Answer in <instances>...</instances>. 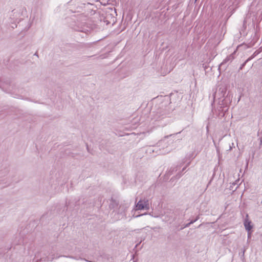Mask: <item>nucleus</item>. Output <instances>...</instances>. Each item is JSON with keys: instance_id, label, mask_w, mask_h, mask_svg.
Segmentation results:
<instances>
[{"instance_id": "obj_20", "label": "nucleus", "mask_w": 262, "mask_h": 262, "mask_svg": "<svg viewBox=\"0 0 262 262\" xmlns=\"http://www.w3.org/2000/svg\"><path fill=\"white\" fill-rule=\"evenodd\" d=\"M34 55H35V56H38L37 53V52H36V53L34 54Z\"/></svg>"}, {"instance_id": "obj_17", "label": "nucleus", "mask_w": 262, "mask_h": 262, "mask_svg": "<svg viewBox=\"0 0 262 262\" xmlns=\"http://www.w3.org/2000/svg\"><path fill=\"white\" fill-rule=\"evenodd\" d=\"M167 123V121H165V122H163V123L162 124V125H163V126L166 125Z\"/></svg>"}, {"instance_id": "obj_21", "label": "nucleus", "mask_w": 262, "mask_h": 262, "mask_svg": "<svg viewBox=\"0 0 262 262\" xmlns=\"http://www.w3.org/2000/svg\"><path fill=\"white\" fill-rule=\"evenodd\" d=\"M35 256H36V257H38V256H39V255H38V254L37 255H35Z\"/></svg>"}, {"instance_id": "obj_15", "label": "nucleus", "mask_w": 262, "mask_h": 262, "mask_svg": "<svg viewBox=\"0 0 262 262\" xmlns=\"http://www.w3.org/2000/svg\"><path fill=\"white\" fill-rule=\"evenodd\" d=\"M189 164H190V162H188L187 164V165L182 169V171H184L186 169V167L189 165Z\"/></svg>"}, {"instance_id": "obj_6", "label": "nucleus", "mask_w": 262, "mask_h": 262, "mask_svg": "<svg viewBox=\"0 0 262 262\" xmlns=\"http://www.w3.org/2000/svg\"><path fill=\"white\" fill-rule=\"evenodd\" d=\"M236 54V51H234L232 54H230L229 56H228L223 61V62L220 64L219 68H220L221 67H222L224 66L226 64H229L235 58V55Z\"/></svg>"}, {"instance_id": "obj_22", "label": "nucleus", "mask_w": 262, "mask_h": 262, "mask_svg": "<svg viewBox=\"0 0 262 262\" xmlns=\"http://www.w3.org/2000/svg\"><path fill=\"white\" fill-rule=\"evenodd\" d=\"M197 0H195V1H196Z\"/></svg>"}, {"instance_id": "obj_2", "label": "nucleus", "mask_w": 262, "mask_h": 262, "mask_svg": "<svg viewBox=\"0 0 262 262\" xmlns=\"http://www.w3.org/2000/svg\"><path fill=\"white\" fill-rule=\"evenodd\" d=\"M172 115V111L169 105L162 104L157 109L154 116L153 119L155 121L160 122L166 118L170 117Z\"/></svg>"}, {"instance_id": "obj_3", "label": "nucleus", "mask_w": 262, "mask_h": 262, "mask_svg": "<svg viewBox=\"0 0 262 262\" xmlns=\"http://www.w3.org/2000/svg\"><path fill=\"white\" fill-rule=\"evenodd\" d=\"M149 208V201L148 200H140L136 205L133 209L135 211L147 210Z\"/></svg>"}, {"instance_id": "obj_13", "label": "nucleus", "mask_w": 262, "mask_h": 262, "mask_svg": "<svg viewBox=\"0 0 262 262\" xmlns=\"http://www.w3.org/2000/svg\"><path fill=\"white\" fill-rule=\"evenodd\" d=\"M52 211H54V212H55V211H56V212H60V211H61V209H60V208H59V207H57L56 209H54V210H52Z\"/></svg>"}, {"instance_id": "obj_5", "label": "nucleus", "mask_w": 262, "mask_h": 262, "mask_svg": "<svg viewBox=\"0 0 262 262\" xmlns=\"http://www.w3.org/2000/svg\"><path fill=\"white\" fill-rule=\"evenodd\" d=\"M244 225L245 229L249 232L248 234L249 235V232L253 228V226L252 224L251 221L249 218L248 214H246V215L244 218Z\"/></svg>"}, {"instance_id": "obj_8", "label": "nucleus", "mask_w": 262, "mask_h": 262, "mask_svg": "<svg viewBox=\"0 0 262 262\" xmlns=\"http://www.w3.org/2000/svg\"><path fill=\"white\" fill-rule=\"evenodd\" d=\"M184 163V162L183 161L181 163H180V165H177L176 167H171L168 171V173H169V174H172L174 172L177 171L178 170V168L181 167Z\"/></svg>"}, {"instance_id": "obj_11", "label": "nucleus", "mask_w": 262, "mask_h": 262, "mask_svg": "<svg viewBox=\"0 0 262 262\" xmlns=\"http://www.w3.org/2000/svg\"><path fill=\"white\" fill-rule=\"evenodd\" d=\"M182 172H180L175 177L171 178L170 180L171 181L174 178L178 179L182 177Z\"/></svg>"}, {"instance_id": "obj_4", "label": "nucleus", "mask_w": 262, "mask_h": 262, "mask_svg": "<svg viewBox=\"0 0 262 262\" xmlns=\"http://www.w3.org/2000/svg\"><path fill=\"white\" fill-rule=\"evenodd\" d=\"M61 257H68V258H72V259H79V258H77L76 257H74V256H70V255H68V256H66V255H58L56 257L54 256V254H53L51 255V257L50 259V258L48 256H46L45 259V261H53L55 258H59ZM79 259H81V260H84L86 261H88V262H95L94 261H91V260H86V259L85 258H79Z\"/></svg>"}, {"instance_id": "obj_16", "label": "nucleus", "mask_w": 262, "mask_h": 262, "mask_svg": "<svg viewBox=\"0 0 262 262\" xmlns=\"http://www.w3.org/2000/svg\"><path fill=\"white\" fill-rule=\"evenodd\" d=\"M145 214H146L142 213V214H140L137 215H136V216H134V215H133V216H134V217H139V216H141V215H145Z\"/></svg>"}, {"instance_id": "obj_7", "label": "nucleus", "mask_w": 262, "mask_h": 262, "mask_svg": "<svg viewBox=\"0 0 262 262\" xmlns=\"http://www.w3.org/2000/svg\"><path fill=\"white\" fill-rule=\"evenodd\" d=\"M79 200L77 201H70L68 203V204H67V206L66 207H64L63 209L62 210V212L64 211H65V209L66 208V211H71V208L73 207L74 206V207H76L77 205H78L79 204Z\"/></svg>"}, {"instance_id": "obj_18", "label": "nucleus", "mask_w": 262, "mask_h": 262, "mask_svg": "<svg viewBox=\"0 0 262 262\" xmlns=\"http://www.w3.org/2000/svg\"><path fill=\"white\" fill-rule=\"evenodd\" d=\"M152 216L155 217H161V215H152Z\"/></svg>"}, {"instance_id": "obj_14", "label": "nucleus", "mask_w": 262, "mask_h": 262, "mask_svg": "<svg viewBox=\"0 0 262 262\" xmlns=\"http://www.w3.org/2000/svg\"><path fill=\"white\" fill-rule=\"evenodd\" d=\"M173 237V235H169V236H168L167 238L168 240L171 241Z\"/></svg>"}, {"instance_id": "obj_19", "label": "nucleus", "mask_w": 262, "mask_h": 262, "mask_svg": "<svg viewBox=\"0 0 262 262\" xmlns=\"http://www.w3.org/2000/svg\"><path fill=\"white\" fill-rule=\"evenodd\" d=\"M41 259H42V258H40V259L39 260H37L36 261V262H40V261L41 260Z\"/></svg>"}, {"instance_id": "obj_12", "label": "nucleus", "mask_w": 262, "mask_h": 262, "mask_svg": "<svg viewBox=\"0 0 262 262\" xmlns=\"http://www.w3.org/2000/svg\"><path fill=\"white\" fill-rule=\"evenodd\" d=\"M198 220V218H196L195 220H192L188 224H187L186 225V226H188L189 225H190L191 224H192L194 222H195L196 220Z\"/></svg>"}, {"instance_id": "obj_10", "label": "nucleus", "mask_w": 262, "mask_h": 262, "mask_svg": "<svg viewBox=\"0 0 262 262\" xmlns=\"http://www.w3.org/2000/svg\"><path fill=\"white\" fill-rule=\"evenodd\" d=\"M182 172H180L175 177L171 178L170 180L171 181L174 178L178 179L182 177Z\"/></svg>"}, {"instance_id": "obj_1", "label": "nucleus", "mask_w": 262, "mask_h": 262, "mask_svg": "<svg viewBox=\"0 0 262 262\" xmlns=\"http://www.w3.org/2000/svg\"><path fill=\"white\" fill-rule=\"evenodd\" d=\"M226 93V88L225 86L220 87L218 91L214 94V98H217L221 100L219 102L220 111L225 112L228 111V107L231 102V99H230V96L228 95L225 97Z\"/></svg>"}, {"instance_id": "obj_9", "label": "nucleus", "mask_w": 262, "mask_h": 262, "mask_svg": "<svg viewBox=\"0 0 262 262\" xmlns=\"http://www.w3.org/2000/svg\"><path fill=\"white\" fill-rule=\"evenodd\" d=\"M253 58V56H252L250 57H249L243 63H242L241 65V67H239V71L240 70H242L244 67L245 66L246 64L250 60H251L252 58Z\"/></svg>"}]
</instances>
